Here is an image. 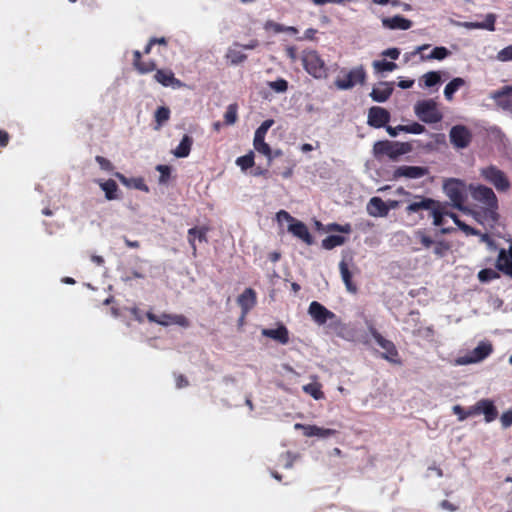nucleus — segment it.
<instances>
[{
	"mask_svg": "<svg viewBox=\"0 0 512 512\" xmlns=\"http://www.w3.org/2000/svg\"><path fill=\"white\" fill-rule=\"evenodd\" d=\"M154 80L164 87L181 88L184 83L177 79L171 69H157Z\"/></svg>",
	"mask_w": 512,
	"mask_h": 512,
	"instance_id": "dca6fc26",
	"label": "nucleus"
},
{
	"mask_svg": "<svg viewBox=\"0 0 512 512\" xmlns=\"http://www.w3.org/2000/svg\"><path fill=\"white\" fill-rule=\"evenodd\" d=\"M170 109L165 106H160L157 108L154 114L156 127L155 129H160L169 119H170Z\"/></svg>",
	"mask_w": 512,
	"mask_h": 512,
	"instance_id": "72a5a7b5",
	"label": "nucleus"
},
{
	"mask_svg": "<svg viewBox=\"0 0 512 512\" xmlns=\"http://www.w3.org/2000/svg\"><path fill=\"white\" fill-rule=\"evenodd\" d=\"M236 164L242 169L247 170L254 165V153L250 151L244 156L238 157L236 160Z\"/></svg>",
	"mask_w": 512,
	"mask_h": 512,
	"instance_id": "a19ab883",
	"label": "nucleus"
},
{
	"mask_svg": "<svg viewBox=\"0 0 512 512\" xmlns=\"http://www.w3.org/2000/svg\"><path fill=\"white\" fill-rule=\"evenodd\" d=\"M301 60L306 72L314 78L321 79L327 76L328 69L326 64L316 50H304Z\"/></svg>",
	"mask_w": 512,
	"mask_h": 512,
	"instance_id": "39448f33",
	"label": "nucleus"
},
{
	"mask_svg": "<svg viewBox=\"0 0 512 512\" xmlns=\"http://www.w3.org/2000/svg\"><path fill=\"white\" fill-rule=\"evenodd\" d=\"M367 79L365 68L360 65L346 71L341 70L340 75L335 79L334 84L339 90H350L356 85H363Z\"/></svg>",
	"mask_w": 512,
	"mask_h": 512,
	"instance_id": "20e7f679",
	"label": "nucleus"
},
{
	"mask_svg": "<svg viewBox=\"0 0 512 512\" xmlns=\"http://www.w3.org/2000/svg\"><path fill=\"white\" fill-rule=\"evenodd\" d=\"M412 150L413 146L409 142L380 140L373 145V154L378 160L386 156L390 160L396 161L400 156L408 154Z\"/></svg>",
	"mask_w": 512,
	"mask_h": 512,
	"instance_id": "f03ea898",
	"label": "nucleus"
},
{
	"mask_svg": "<svg viewBox=\"0 0 512 512\" xmlns=\"http://www.w3.org/2000/svg\"><path fill=\"white\" fill-rule=\"evenodd\" d=\"M496 59L500 62L512 61V44L498 51Z\"/></svg>",
	"mask_w": 512,
	"mask_h": 512,
	"instance_id": "8fccbe9b",
	"label": "nucleus"
},
{
	"mask_svg": "<svg viewBox=\"0 0 512 512\" xmlns=\"http://www.w3.org/2000/svg\"><path fill=\"white\" fill-rule=\"evenodd\" d=\"M327 232H341L345 234H350L352 232V226L349 223L344 225L338 223H330L326 226Z\"/></svg>",
	"mask_w": 512,
	"mask_h": 512,
	"instance_id": "a18cd8bd",
	"label": "nucleus"
},
{
	"mask_svg": "<svg viewBox=\"0 0 512 512\" xmlns=\"http://www.w3.org/2000/svg\"><path fill=\"white\" fill-rule=\"evenodd\" d=\"M490 98L504 111H512V86L506 85L493 91Z\"/></svg>",
	"mask_w": 512,
	"mask_h": 512,
	"instance_id": "4468645a",
	"label": "nucleus"
},
{
	"mask_svg": "<svg viewBox=\"0 0 512 512\" xmlns=\"http://www.w3.org/2000/svg\"><path fill=\"white\" fill-rule=\"evenodd\" d=\"M10 136L5 131L0 129V147H6L9 143Z\"/></svg>",
	"mask_w": 512,
	"mask_h": 512,
	"instance_id": "338daca9",
	"label": "nucleus"
},
{
	"mask_svg": "<svg viewBox=\"0 0 512 512\" xmlns=\"http://www.w3.org/2000/svg\"><path fill=\"white\" fill-rule=\"evenodd\" d=\"M481 176L492 184L498 192H507L511 187L507 175L495 165L481 169Z\"/></svg>",
	"mask_w": 512,
	"mask_h": 512,
	"instance_id": "6e6552de",
	"label": "nucleus"
},
{
	"mask_svg": "<svg viewBox=\"0 0 512 512\" xmlns=\"http://www.w3.org/2000/svg\"><path fill=\"white\" fill-rule=\"evenodd\" d=\"M390 207L380 198L372 197L367 204V212L373 217H386Z\"/></svg>",
	"mask_w": 512,
	"mask_h": 512,
	"instance_id": "aec40b11",
	"label": "nucleus"
},
{
	"mask_svg": "<svg viewBox=\"0 0 512 512\" xmlns=\"http://www.w3.org/2000/svg\"><path fill=\"white\" fill-rule=\"evenodd\" d=\"M457 226L458 228L463 231L466 235H473V236H476V235H479L480 234V231L467 225L466 223H464L463 221L461 220H457Z\"/></svg>",
	"mask_w": 512,
	"mask_h": 512,
	"instance_id": "864d4df0",
	"label": "nucleus"
},
{
	"mask_svg": "<svg viewBox=\"0 0 512 512\" xmlns=\"http://www.w3.org/2000/svg\"><path fill=\"white\" fill-rule=\"evenodd\" d=\"M308 313L318 325H323L328 320L336 318L335 313L328 310L324 305L317 301H312L310 303Z\"/></svg>",
	"mask_w": 512,
	"mask_h": 512,
	"instance_id": "ddd939ff",
	"label": "nucleus"
},
{
	"mask_svg": "<svg viewBox=\"0 0 512 512\" xmlns=\"http://www.w3.org/2000/svg\"><path fill=\"white\" fill-rule=\"evenodd\" d=\"M234 46L242 47L243 49H246V50H253L259 46V41L257 39H252L247 44H244V45H240L239 43L236 42V43H234Z\"/></svg>",
	"mask_w": 512,
	"mask_h": 512,
	"instance_id": "e2e57ef3",
	"label": "nucleus"
},
{
	"mask_svg": "<svg viewBox=\"0 0 512 512\" xmlns=\"http://www.w3.org/2000/svg\"><path fill=\"white\" fill-rule=\"evenodd\" d=\"M412 21L403 17L402 15H395L393 17H385L382 19L384 28L390 30H408L412 27Z\"/></svg>",
	"mask_w": 512,
	"mask_h": 512,
	"instance_id": "a211bd4d",
	"label": "nucleus"
},
{
	"mask_svg": "<svg viewBox=\"0 0 512 512\" xmlns=\"http://www.w3.org/2000/svg\"><path fill=\"white\" fill-rule=\"evenodd\" d=\"M268 85L273 91H275L277 93L286 92L288 89V82L283 78H279L275 81H271L268 83Z\"/></svg>",
	"mask_w": 512,
	"mask_h": 512,
	"instance_id": "09e8293b",
	"label": "nucleus"
},
{
	"mask_svg": "<svg viewBox=\"0 0 512 512\" xmlns=\"http://www.w3.org/2000/svg\"><path fill=\"white\" fill-rule=\"evenodd\" d=\"M422 80L426 87H433V86L437 85L438 83H440L441 75L437 71H430V72L425 73L422 76Z\"/></svg>",
	"mask_w": 512,
	"mask_h": 512,
	"instance_id": "58836bf2",
	"label": "nucleus"
},
{
	"mask_svg": "<svg viewBox=\"0 0 512 512\" xmlns=\"http://www.w3.org/2000/svg\"><path fill=\"white\" fill-rule=\"evenodd\" d=\"M274 124V120L267 119L261 123V125L256 129L254 138L265 139L267 131Z\"/></svg>",
	"mask_w": 512,
	"mask_h": 512,
	"instance_id": "49530a36",
	"label": "nucleus"
},
{
	"mask_svg": "<svg viewBox=\"0 0 512 512\" xmlns=\"http://www.w3.org/2000/svg\"><path fill=\"white\" fill-rule=\"evenodd\" d=\"M443 189L446 196L451 200L453 207L460 211L466 210L464 206L466 201V192L465 185L462 181L454 178L448 179L445 181Z\"/></svg>",
	"mask_w": 512,
	"mask_h": 512,
	"instance_id": "0eeeda50",
	"label": "nucleus"
},
{
	"mask_svg": "<svg viewBox=\"0 0 512 512\" xmlns=\"http://www.w3.org/2000/svg\"><path fill=\"white\" fill-rule=\"evenodd\" d=\"M226 59L230 62L231 65H238L246 61L247 55L242 51L237 49L236 46L230 47L226 53Z\"/></svg>",
	"mask_w": 512,
	"mask_h": 512,
	"instance_id": "473e14b6",
	"label": "nucleus"
},
{
	"mask_svg": "<svg viewBox=\"0 0 512 512\" xmlns=\"http://www.w3.org/2000/svg\"><path fill=\"white\" fill-rule=\"evenodd\" d=\"M369 332L371 336L374 338L376 343L384 350L381 354L382 358L396 363L398 362V351L394 343L390 340L385 339L374 327H369Z\"/></svg>",
	"mask_w": 512,
	"mask_h": 512,
	"instance_id": "9b49d317",
	"label": "nucleus"
},
{
	"mask_svg": "<svg viewBox=\"0 0 512 512\" xmlns=\"http://www.w3.org/2000/svg\"><path fill=\"white\" fill-rule=\"evenodd\" d=\"M465 85V80L460 77L452 79L444 89V96L448 101H451L456 91Z\"/></svg>",
	"mask_w": 512,
	"mask_h": 512,
	"instance_id": "2f4dec72",
	"label": "nucleus"
},
{
	"mask_svg": "<svg viewBox=\"0 0 512 512\" xmlns=\"http://www.w3.org/2000/svg\"><path fill=\"white\" fill-rule=\"evenodd\" d=\"M256 300V292L252 288H246L238 296L237 302L243 314H246L256 305Z\"/></svg>",
	"mask_w": 512,
	"mask_h": 512,
	"instance_id": "5701e85b",
	"label": "nucleus"
},
{
	"mask_svg": "<svg viewBox=\"0 0 512 512\" xmlns=\"http://www.w3.org/2000/svg\"><path fill=\"white\" fill-rule=\"evenodd\" d=\"M449 55V51L445 47H435L432 52L425 56L421 54V60H443Z\"/></svg>",
	"mask_w": 512,
	"mask_h": 512,
	"instance_id": "c9c22d12",
	"label": "nucleus"
},
{
	"mask_svg": "<svg viewBox=\"0 0 512 512\" xmlns=\"http://www.w3.org/2000/svg\"><path fill=\"white\" fill-rule=\"evenodd\" d=\"M503 428H508L512 425V410L506 411L500 418Z\"/></svg>",
	"mask_w": 512,
	"mask_h": 512,
	"instance_id": "13d9d810",
	"label": "nucleus"
},
{
	"mask_svg": "<svg viewBox=\"0 0 512 512\" xmlns=\"http://www.w3.org/2000/svg\"><path fill=\"white\" fill-rule=\"evenodd\" d=\"M373 67L378 71V72H384V71H393L397 68V65L396 63L394 62H389V61H386V60H376L373 62Z\"/></svg>",
	"mask_w": 512,
	"mask_h": 512,
	"instance_id": "c03bdc74",
	"label": "nucleus"
},
{
	"mask_svg": "<svg viewBox=\"0 0 512 512\" xmlns=\"http://www.w3.org/2000/svg\"><path fill=\"white\" fill-rule=\"evenodd\" d=\"M499 277V273L491 268H485L478 272V279L483 283L490 282L492 280L498 279Z\"/></svg>",
	"mask_w": 512,
	"mask_h": 512,
	"instance_id": "4c0bfd02",
	"label": "nucleus"
},
{
	"mask_svg": "<svg viewBox=\"0 0 512 512\" xmlns=\"http://www.w3.org/2000/svg\"><path fill=\"white\" fill-rule=\"evenodd\" d=\"M303 391L312 396L315 400H320L324 398V393L321 390V384L319 383H309L307 385H304Z\"/></svg>",
	"mask_w": 512,
	"mask_h": 512,
	"instance_id": "e433bc0d",
	"label": "nucleus"
},
{
	"mask_svg": "<svg viewBox=\"0 0 512 512\" xmlns=\"http://www.w3.org/2000/svg\"><path fill=\"white\" fill-rule=\"evenodd\" d=\"M193 144V138L187 134L183 136L178 146L173 151L177 158H185L189 156L191 147Z\"/></svg>",
	"mask_w": 512,
	"mask_h": 512,
	"instance_id": "c85d7f7f",
	"label": "nucleus"
},
{
	"mask_svg": "<svg viewBox=\"0 0 512 512\" xmlns=\"http://www.w3.org/2000/svg\"><path fill=\"white\" fill-rule=\"evenodd\" d=\"M262 335L271 338L283 345L289 342V331L287 327L281 323L276 329H263Z\"/></svg>",
	"mask_w": 512,
	"mask_h": 512,
	"instance_id": "b1692460",
	"label": "nucleus"
},
{
	"mask_svg": "<svg viewBox=\"0 0 512 512\" xmlns=\"http://www.w3.org/2000/svg\"><path fill=\"white\" fill-rule=\"evenodd\" d=\"M492 352V344L488 341H481L477 347L460 357L458 363L461 365L478 363L486 359Z\"/></svg>",
	"mask_w": 512,
	"mask_h": 512,
	"instance_id": "1a4fd4ad",
	"label": "nucleus"
},
{
	"mask_svg": "<svg viewBox=\"0 0 512 512\" xmlns=\"http://www.w3.org/2000/svg\"><path fill=\"white\" fill-rule=\"evenodd\" d=\"M277 219L278 221H282V220H285V221H289L290 223L294 222L295 221V218H293L287 211L285 210H280L278 213H277Z\"/></svg>",
	"mask_w": 512,
	"mask_h": 512,
	"instance_id": "0e129e2a",
	"label": "nucleus"
},
{
	"mask_svg": "<svg viewBox=\"0 0 512 512\" xmlns=\"http://www.w3.org/2000/svg\"><path fill=\"white\" fill-rule=\"evenodd\" d=\"M265 30L273 31L274 33L284 32V25L269 20L264 25Z\"/></svg>",
	"mask_w": 512,
	"mask_h": 512,
	"instance_id": "4d7b16f0",
	"label": "nucleus"
},
{
	"mask_svg": "<svg viewBox=\"0 0 512 512\" xmlns=\"http://www.w3.org/2000/svg\"><path fill=\"white\" fill-rule=\"evenodd\" d=\"M115 176L118 178V180L126 187L137 189L143 192H149V187L146 185L144 179L142 177H132L127 178L125 175H123L120 172H116Z\"/></svg>",
	"mask_w": 512,
	"mask_h": 512,
	"instance_id": "bb28decb",
	"label": "nucleus"
},
{
	"mask_svg": "<svg viewBox=\"0 0 512 512\" xmlns=\"http://www.w3.org/2000/svg\"><path fill=\"white\" fill-rule=\"evenodd\" d=\"M393 93L392 83L380 82L378 86L374 87L370 93V97L375 102L387 101Z\"/></svg>",
	"mask_w": 512,
	"mask_h": 512,
	"instance_id": "412c9836",
	"label": "nucleus"
},
{
	"mask_svg": "<svg viewBox=\"0 0 512 512\" xmlns=\"http://www.w3.org/2000/svg\"><path fill=\"white\" fill-rule=\"evenodd\" d=\"M147 318L150 322H154V323L160 324L162 326H168L171 324H176V325H179L184 328H187L190 326V321L188 320V318L186 316H184L182 314L163 313L160 316H158L154 313L148 312Z\"/></svg>",
	"mask_w": 512,
	"mask_h": 512,
	"instance_id": "f8f14e48",
	"label": "nucleus"
},
{
	"mask_svg": "<svg viewBox=\"0 0 512 512\" xmlns=\"http://www.w3.org/2000/svg\"><path fill=\"white\" fill-rule=\"evenodd\" d=\"M453 413L458 416L459 421H464L467 419L466 409L460 405L453 406Z\"/></svg>",
	"mask_w": 512,
	"mask_h": 512,
	"instance_id": "bf43d9fd",
	"label": "nucleus"
},
{
	"mask_svg": "<svg viewBox=\"0 0 512 512\" xmlns=\"http://www.w3.org/2000/svg\"><path fill=\"white\" fill-rule=\"evenodd\" d=\"M189 385V382L187 380V378L180 374L176 377V387L177 388H184V387H187Z\"/></svg>",
	"mask_w": 512,
	"mask_h": 512,
	"instance_id": "69168bd1",
	"label": "nucleus"
},
{
	"mask_svg": "<svg viewBox=\"0 0 512 512\" xmlns=\"http://www.w3.org/2000/svg\"><path fill=\"white\" fill-rule=\"evenodd\" d=\"M253 146H254V149L258 153L263 154L265 157L271 155V150L272 149H271L270 145L265 142V139L254 138Z\"/></svg>",
	"mask_w": 512,
	"mask_h": 512,
	"instance_id": "37998d69",
	"label": "nucleus"
},
{
	"mask_svg": "<svg viewBox=\"0 0 512 512\" xmlns=\"http://www.w3.org/2000/svg\"><path fill=\"white\" fill-rule=\"evenodd\" d=\"M342 280L348 291L355 293L357 291L356 285L352 281V273L350 272L348 265L345 261H341L339 264Z\"/></svg>",
	"mask_w": 512,
	"mask_h": 512,
	"instance_id": "7c9ffc66",
	"label": "nucleus"
},
{
	"mask_svg": "<svg viewBox=\"0 0 512 512\" xmlns=\"http://www.w3.org/2000/svg\"><path fill=\"white\" fill-rule=\"evenodd\" d=\"M295 428L303 429V431H304L303 433L307 437L317 436V437H321V438H327V437H330V436H333L336 434V430H334V429L321 428L316 425H303V424L297 423L295 425Z\"/></svg>",
	"mask_w": 512,
	"mask_h": 512,
	"instance_id": "4be33fe9",
	"label": "nucleus"
},
{
	"mask_svg": "<svg viewBox=\"0 0 512 512\" xmlns=\"http://www.w3.org/2000/svg\"><path fill=\"white\" fill-rule=\"evenodd\" d=\"M405 125H398L396 127L386 126V131L391 137H396L400 132H404Z\"/></svg>",
	"mask_w": 512,
	"mask_h": 512,
	"instance_id": "680f3d73",
	"label": "nucleus"
},
{
	"mask_svg": "<svg viewBox=\"0 0 512 512\" xmlns=\"http://www.w3.org/2000/svg\"><path fill=\"white\" fill-rule=\"evenodd\" d=\"M207 232H208V228H206V227H200V228L193 227L188 230V242H189L194 253L197 250L196 244H195V239L197 238L200 242L207 241V237H206Z\"/></svg>",
	"mask_w": 512,
	"mask_h": 512,
	"instance_id": "cd10ccee",
	"label": "nucleus"
},
{
	"mask_svg": "<svg viewBox=\"0 0 512 512\" xmlns=\"http://www.w3.org/2000/svg\"><path fill=\"white\" fill-rule=\"evenodd\" d=\"M477 403L479 415L483 414L486 422L494 421L498 416V411L492 400L481 399Z\"/></svg>",
	"mask_w": 512,
	"mask_h": 512,
	"instance_id": "393cba45",
	"label": "nucleus"
},
{
	"mask_svg": "<svg viewBox=\"0 0 512 512\" xmlns=\"http://www.w3.org/2000/svg\"><path fill=\"white\" fill-rule=\"evenodd\" d=\"M425 131V127L417 122H413L412 124L405 125L404 132L411 134H421Z\"/></svg>",
	"mask_w": 512,
	"mask_h": 512,
	"instance_id": "603ef678",
	"label": "nucleus"
},
{
	"mask_svg": "<svg viewBox=\"0 0 512 512\" xmlns=\"http://www.w3.org/2000/svg\"><path fill=\"white\" fill-rule=\"evenodd\" d=\"M156 170L160 172L159 182L166 183L170 176V167L167 165H158Z\"/></svg>",
	"mask_w": 512,
	"mask_h": 512,
	"instance_id": "5fc2aeb1",
	"label": "nucleus"
},
{
	"mask_svg": "<svg viewBox=\"0 0 512 512\" xmlns=\"http://www.w3.org/2000/svg\"><path fill=\"white\" fill-rule=\"evenodd\" d=\"M133 66L140 74H147L156 70L155 61H143L142 53L138 50L133 52Z\"/></svg>",
	"mask_w": 512,
	"mask_h": 512,
	"instance_id": "a878e982",
	"label": "nucleus"
},
{
	"mask_svg": "<svg viewBox=\"0 0 512 512\" xmlns=\"http://www.w3.org/2000/svg\"><path fill=\"white\" fill-rule=\"evenodd\" d=\"M428 173V169L420 166H399L393 172L394 179L401 177L409 179H418L425 176Z\"/></svg>",
	"mask_w": 512,
	"mask_h": 512,
	"instance_id": "f3484780",
	"label": "nucleus"
},
{
	"mask_svg": "<svg viewBox=\"0 0 512 512\" xmlns=\"http://www.w3.org/2000/svg\"><path fill=\"white\" fill-rule=\"evenodd\" d=\"M479 407L477 406V403H475L473 406H470L469 408L466 409V415H467V418L468 417H471V416H476V415H479Z\"/></svg>",
	"mask_w": 512,
	"mask_h": 512,
	"instance_id": "774afa93",
	"label": "nucleus"
},
{
	"mask_svg": "<svg viewBox=\"0 0 512 512\" xmlns=\"http://www.w3.org/2000/svg\"><path fill=\"white\" fill-rule=\"evenodd\" d=\"M96 162L99 164L100 168L105 171H112L114 169L113 164L110 160L106 159L103 156H96Z\"/></svg>",
	"mask_w": 512,
	"mask_h": 512,
	"instance_id": "6e6d98bb",
	"label": "nucleus"
},
{
	"mask_svg": "<svg viewBox=\"0 0 512 512\" xmlns=\"http://www.w3.org/2000/svg\"><path fill=\"white\" fill-rule=\"evenodd\" d=\"M390 121V113L383 107L373 106L368 112V124L374 128L386 126Z\"/></svg>",
	"mask_w": 512,
	"mask_h": 512,
	"instance_id": "2eb2a0df",
	"label": "nucleus"
},
{
	"mask_svg": "<svg viewBox=\"0 0 512 512\" xmlns=\"http://www.w3.org/2000/svg\"><path fill=\"white\" fill-rule=\"evenodd\" d=\"M98 184L101 187V189L104 191L105 197L107 200H115V199L119 198L118 185L114 180H112V179H109L106 181L99 180Z\"/></svg>",
	"mask_w": 512,
	"mask_h": 512,
	"instance_id": "c756f323",
	"label": "nucleus"
},
{
	"mask_svg": "<svg viewBox=\"0 0 512 512\" xmlns=\"http://www.w3.org/2000/svg\"><path fill=\"white\" fill-rule=\"evenodd\" d=\"M495 22H496V15L493 13H489L486 15L485 20L483 22H480L482 29H486L488 31H495Z\"/></svg>",
	"mask_w": 512,
	"mask_h": 512,
	"instance_id": "3c124183",
	"label": "nucleus"
},
{
	"mask_svg": "<svg viewBox=\"0 0 512 512\" xmlns=\"http://www.w3.org/2000/svg\"><path fill=\"white\" fill-rule=\"evenodd\" d=\"M346 237L341 235H329L322 240V247L331 250L337 246H341L346 242Z\"/></svg>",
	"mask_w": 512,
	"mask_h": 512,
	"instance_id": "f704fd0d",
	"label": "nucleus"
},
{
	"mask_svg": "<svg viewBox=\"0 0 512 512\" xmlns=\"http://www.w3.org/2000/svg\"><path fill=\"white\" fill-rule=\"evenodd\" d=\"M238 106L237 104H230L224 114V121L226 125H233L238 118L237 115Z\"/></svg>",
	"mask_w": 512,
	"mask_h": 512,
	"instance_id": "79ce46f5",
	"label": "nucleus"
},
{
	"mask_svg": "<svg viewBox=\"0 0 512 512\" xmlns=\"http://www.w3.org/2000/svg\"><path fill=\"white\" fill-rule=\"evenodd\" d=\"M450 143L457 149L467 148L473 139L471 130L465 125H455L449 131Z\"/></svg>",
	"mask_w": 512,
	"mask_h": 512,
	"instance_id": "9d476101",
	"label": "nucleus"
},
{
	"mask_svg": "<svg viewBox=\"0 0 512 512\" xmlns=\"http://www.w3.org/2000/svg\"><path fill=\"white\" fill-rule=\"evenodd\" d=\"M471 194L476 201L486 206L484 211L486 218L496 221L498 219V199L494 191L490 187L478 185L473 188Z\"/></svg>",
	"mask_w": 512,
	"mask_h": 512,
	"instance_id": "7ed1b4c3",
	"label": "nucleus"
},
{
	"mask_svg": "<svg viewBox=\"0 0 512 512\" xmlns=\"http://www.w3.org/2000/svg\"><path fill=\"white\" fill-rule=\"evenodd\" d=\"M288 231L308 245L313 243V237L310 234L308 227L299 220L295 219L294 222L290 223Z\"/></svg>",
	"mask_w": 512,
	"mask_h": 512,
	"instance_id": "6ab92c4d",
	"label": "nucleus"
},
{
	"mask_svg": "<svg viewBox=\"0 0 512 512\" xmlns=\"http://www.w3.org/2000/svg\"><path fill=\"white\" fill-rule=\"evenodd\" d=\"M415 238L419 241L423 248H430L434 244V240L429 236L424 229H419L415 232Z\"/></svg>",
	"mask_w": 512,
	"mask_h": 512,
	"instance_id": "ea45409f",
	"label": "nucleus"
},
{
	"mask_svg": "<svg viewBox=\"0 0 512 512\" xmlns=\"http://www.w3.org/2000/svg\"><path fill=\"white\" fill-rule=\"evenodd\" d=\"M434 254L437 256V257H443L446 255V253L449 251L450 249V245L448 242L446 241H435L434 244Z\"/></svg>",
	"mask_w": 512,
	"mask_h": 512,
	"instance_id": "de8ad7c7",
	"label": "nucleus"
},
{
	"mask_svg": "<svg viewBox=\"0 0 512 512\" xmlns=\"http://www.w3.org/2000/svg\"><path fill=\"white\" fill-rule=\"evenodd\" d=\"M414 112L422 122L428 124L437 123L443 118L433 99L418 101L414 106Z\"/></svg>",
	"mask_w": 512,
	"mask_h": 512,
	"instance_id": "423d86ee",
	"label": "nucleus"
},
{
	"mask_svg": "<svg viewBox=\"0 0 512 512\" xmlns=\"http://www.w3.org/2000/svg\"><path fill=\"white\" fill-rule=\"evenodd\" d=\"M416 201L409 203L406 207V213H417L421 210H429L433 218V225L441 227L444 225V217L447 214V207L450 206L447 202H441L432 198L424 196H415Z\"/></svg>",
	"mask_w": 512,
	"mask_h": 512,
	"instance_id": "f257e3e1",
	"label": "nucleus"
},
{
	"mask_svg": "<svg viewBox=\"0 0 512 512\" xmlns=\"http://www.w3.org/2000/svg\"><path fill=\"white\" fill-rule=\"evenodd\" d=\"M383 56L389 57L393 60L398 59L400 55V50L398 48H389L382 52Z\"/></svg>",
	"mask_w": 512,
	"mask_h": 512,
	"instance_id": "052dcab7",
	"label": "nucleus"
}]
</instances>
